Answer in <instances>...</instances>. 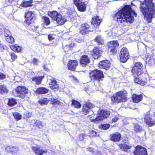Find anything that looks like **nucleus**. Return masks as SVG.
<instances>
[{
    "instance_id": "ddd939ff",
    "label": "nucleus",
    "mask_w": 155,
    "mask_h": 155,
    "mask_svg": "<svg viewBox=\"0 0 155 155\" xmlns=\"http://www.w3.org/2000/svg\"><path fill=\"white\" fill-rule=\"evenodd\" d=\"M134 153L136 155H147L146 149L141 145H137L135 147Z\"/></svg>"
},
{
    "instance_id": "4be33fe9",
    "label": "nucleus",
    "mask_w": 155,
    "mask_h": 155,
    "mask_svg": "<svg viewBox=\"0 0 155 155\" xmlns=\"http://www.w3.org/2000/svg\"><path fill=\"white\" fill-rule=\"evenodd\" d=\"M111 140L113 141H119L120 140L121 135L118 133H116L115 134L110 135Z\"/></svg>"
},
{
    "instance_id": "ea45409f",
    "label": "nucleus",
    "mask_w": 155,
    "mask_h": 155,
    "mask_svg": "<svg viewBox=\"0 0 155 155\" xmlns=\"http://www.w3.org/2000/svg\"><path fill=\"white\" fill-rule=\"evenodd\" d=\"M9 148V150L12 154H15L17 153V151L18 150V148L13 147H7V148Z\"/></svg>"
},
{
    "instance_id": "a19ab883",
    "label": "nucleus",
    "mask_w": 155,
    "mask_h": 155,
    "mask_svg": "<svg viewBox=\"0 0 155 155\" xmlns=\"http://www.w3.org/2000/svg\"><path fill=\"white\" fill-rule=\"evenodd\" d=\"M44 23L45 24L47 25H48L50 24V21L49 18L47 17H43L42 18Z\"/></svg>"
},
{
    "instance_id": "de8ad7c7",
    "label": "nucleus",
    "mask_w": 155,
    "mask_h": 155,
    "mask_svg": "<svg viewBox=\"0 0 155 155\" xmlns=\"http://www.w3.org/2000/svg\"><path fill=\"white\" fill-rule=\"evenodd\" d=\"M90 135L93 136H98L99 134L97 131L94 130H92L90 132Z\"/></svg>"
},
{
    "instance_id": "2f4dec72",
    "label": "nucleus",
    "mask_w": 155,
    "mask_h": 155,
    "mask_svg": "<svg viewBox=\"0 0 155 155\" xmlns=\"http://www.w3.org/2000/svg\"><path fill=\"white\" fill-rule=\"evenodd\" d=\"M49 101V100L46 98H41L39 100L38 102L41 105L47 104Z\"/></svg>"
},
{
    "instance_id": "412c9836",
    "label": "nucleus",
    "mask_w": 155,
    "mask_h": 155,
    "mask_svg": "<svg viewBox=\"0 0 155 155\" xmlns=\"http://www.w3.org/2000/svg\"><path fill=\"white\" fill-rule=\"evenodd\" d=\"M90 60L87 55L82 56L80 61V64L83 66L86 65L90 63Z\"/></svg>"
},
{
    "instance_id": "2eb2a0df",
    "label": "nucleus",
    "mask_w": 155,
    "mask_h": 155,
    "mask_svg": "<svg viewBox=\"0 0 155 155\" xmlns=\"http://www.w3.org/2000/svg\"><path fill=\"white\" fill-rule=\"evenodd\" d=\"M91 31L90 27L87 24H82L80 28V32L83 35H85Z\"/></svg>"
},
{
    "instance_id": "7c9ffc66",
    "label": "nucleus",
    "mask_w": 155,
    "mask_h": 155,
    "mask_svg": "<svg viewBox=\"0 0 155 155\" xmlns=\"http://www.w3.org/2000/svg\"><path fill=\"white\" fill-rule=\"evenodd\" d=\"M139 76H137L136 77H134V82L135 83H136L138 84H139L142 86L144 85L146 83V82L145 81L141 80L139 79V78H138Z\"/></svg>"
},
{
    "instance_id": "9b49d317",
    "label": "nucleus",
    "mask_w": 155,
    "mask_h": 155,
    "mask_svg": "<svg viewBox=\"0 0 155 155\" xmlns=\"http://www.w3.org/2000/svg\"><path fill=\"white\" fill-rule=\"evenodd\" d=\"M26 18L25 22L28 25L31 24L30 21L34 20L36 18L35 13L34 11H29L26 13L25 15Z\"/></svg>"
},
{
    "instance_id": "052dcab7",
    "label": "nucleus",
    "mask_w": 155,
    "mask_h": 155,
    "mask_svg": "<svg viewBox=\"0 0 155 155\" xmlns=\"http://www.w3.org/2000/svg\"><path fill=\"white\" fill-rule=\"evenodd\" d=\"M34 28H35L36 31H41V29L39 28V26H35Z\"/></svg>"
},
{
    "instance_id": "6ab92c4d",
    "label": "nucleus",
    "mask_w": 155,
    "mask_h": 155,
    "mask_svg": "<svg viewBox=\"0 0 155 155\" xmlns=\"http://www.w3.org/2000/svg\"><path fill=\"white\" fill-rule=\"evenodd\" d=\"M49 84L50 88L54 91L58 90L59 88V85L57 84V81L55 79H51Z\"/></svg>"
},
{
    "instance_id": "bb28decb",
    "label": "nucleus",
    "mask_w": 155,
    "mask_h": 155,
    "mask_svg": "<svg viewBox=\"0 0 155 155\" xmlns=\"http://www.w3.org/2000/svg\"><path fill=\"white\" fill-rule=\"evenodd\" d=\"M49 90L44 87H39L36 91L35 93L38 94H45L48 93Z\"/></svg>"
},
{
    "instance_id": "20e7f679",
    "label": "nucleus",
    "mask_w": 155,
    "mask_h": 155,
    "mask_svg": "<svg viewBox=\"0 0 155 155\" xmlns=\"http://www.w3.org/2000/svg\"><path fill=\"white\" fill-rule=\"evenodd\" d=\"M89 77L93 81H100L104 77L102 71L98 70H95L91 71L89 73Z\"/></svg>"
},
{
    "instance_id": "f704fd0d",
    "label": "nucleus",
    "mask_w": 155,
    "mask_h": 155,
    "mask_svg": "<svg viewBox=\"0 0 155 155\" xmlns=\"http://www.w3.org/2000/svg\"><path fill=\"white\" fill-rule=\"evenodd\" d=\"M134 131L137 133L139 132L142 130V127L138 124H134Z\"/></svg>"
},
{
    "instance_id": "6e6d98bb",
    "label": "nucleus",
    "mask_w": 155,
    "mask_h": 155,
    "mask_svg": "<svg viewBox=\"0 0 155 155\" xmlns=\"http://www.w3.org/2000/svg\"><path fill=\"white\" fill-rule=\"evenodd\" d=\"M6 78L5 75L2 73H0V79H3Z\"/></svg>"
},
{
    "instance_id": "3c124183",
    "label": "nucleus",
    "mask_w": 155,
    "mask_h": 155,
    "mask_svg": "<svg viewBox=\"0 0 155 155\" xmlns=\"http://www.w3.org/2000/svg\"><path fill=\"white\" fill-rule=\"evenodd\" d=\"M82 0H74V4L76 7L80 4V3H81L82 2Z\"/></svg>"
},
{
    "instance_id": "6e6552de",
    "label": "nucleus",
    "mask_w": 155,
    "mask_h": 155,
    "mask_svg": "<svg viewBox=\"0 0 155 155\" xmlns=\"http://www.w3.org/2000/svg\"><path fill=\"white\" fill-rule=\"evenodd\" d=\"M95 106L90 102H87L83 105L82 111L84 114L88 115L93 114L92 109Z\"/></svg>"
},
{
    "instance_id": "a878e982",
    "label": "nucleus",
    "mask_w": 155,
    "mask_h": 155,
    "mask_svg": "<svg viewBox=\"0 0 155 155\" xmlns=\"http://www.w3.org/2000/svg\"><path fill=\"white\" fill-rule=\"evenodd\" d=\"M44 77V76L35 77L32 78V80L35 82L36 84H41L42 80Z\"/></svg>"
},
{
    "instance_id": "79ce46f5",
    "label": "nucleus",
    "mask_w": 155,
    "mask_h": 155,
    "mask_svg": "<svg viewBox=\"0 0 155 155\" xmlns=\"http://www.w3.org/2000/svg\"><path fill=\"white\" fill-rule=\"evenodd\" d=\"M11 48L14 51H17V52H19L21 51V49L20 47H17L14 45H12L11 46Z\"/></svg>"
},
{
    "instance_id": "4468645a",
    "label": "nucleus",
    "mask_w": 155,
    "mask_h": 155,
    "mask_svg": "<svg viewBox=\"0 0 155 155\" xmlns=\"http://www.w3.org/2000/svg\"><path fill=\"white\" fill-rule=\"evenodd\" d=\"M31 149L37 155H43L47 152L45 150L42 149L38 145L31 146Z\"/></svg>"
},
{
    "instance_id": "58836bf2",
    "label": "nucleus",
    "mask_w": 155,
    "mask_h": 155,
    "mask_svg": "<svg viewBox=\"0 0 155 155\" xmlns=\"http://www.w3.org/2000/svg\"><path fill=\"white\" fill-rule=\"evenodd\" d=\"M110 127V124H106L100 125L99 126V128L101 129L106 130L108 129Z\"/></svg>"
},
{
    "instance_id": "c03bdc74",
    "label": "nucleus",
    "mask_w": 155,
    "mask_h": 155,
    "mask_svg": "<svg viewBox=\"0 0 155 155\" xmlns=\"http://www.w3.org/2000/svg\"><path fill=\"white\" fill-rule=\"evenodd\" d=\"M6 40L9 43H12L14 41V38L11 36V35L7 37Z\"/></svg>"
},
{
    "instance_id": "c85d7f7f",
    "label": "nucleus",
    "mask_w": 155,
    "mask_h": 155,
    "mask_svg": "<svg viewBox=\"0 0 155 155\" xmlns=\"http://www.w3.org/2000/svg\"><path fill=\"white\" fill-rule=\"evenodd\" d=\"M33 1L32 0L29 1H24L20 5L21 6L24 7H31L32 5V3Z\"/></svg>"
},
{
    "instance_id": "338daca9",
    "label": "nucleus",
    "mask_w": 155,
    "mask_h": 155,
    "mask_svg": "<svg viewBox=\"0 0 155 155\" xmlns=\"http://www.w3.org/2000/svg\"><path fill=\"white\" fill-rule=\"evenodd\" d=\"M44 69L45 70H47V68H46V66H45V65H44Z\"/></svg>"
},
{
    "instance_id": "7ed1b4c3",
    "label": "nucleus",
    "mask_w": 155,
    "mask_h": 155,
    "mask_svg": "<svg viewBox=\"0 0 155 155\" xmlns=\"http://www.w3.org/2000/svg\"><path fill=\"white\" fill-rule=\"evenodd\" d=\"M127 92L125 91H120L114 95L111 98L112 101L115 103L126 101Z\"/></svg>"
},
{
    "instance_id": "0e129e2a",
    "label": "nucleus",
    "mask_w": 155,
    "mask_h": 155,
    "mask_svg": "<svg viewBox=\"0 0 155 155\" xmlns=\"http://www.w3.org/2000/svg\"><path fill=\"white\" fill-rule=\"evenodd\" d=\"M72 13V12L71 11H68V12H67V14L68 15H69L71 14Z\"/></svg>"
},
{
    "instance_id": "37998d69",
    "label": "nucleus",
    "mask_w": 155,
    "mask_h": 155,
    "mask_svg": "<svg viewBox=\"0 0 155 155\" xmlns=\"http://www.w3.org/2000/svg\"><path fill=\"white\" fill-rule=\"evenodd\" d=\"M13 116L15 119H16L17 120L21 119L22 117L20 114L16 112L13 114Z\"/></svg>"
},
{
    "instance_id": "393cba45",
    "label": "nucleus",
    "mask_w": 155,
    "mask_h": 155,
    "mask_svg": "<svg viewBox=\"0 0 155 155\" xmlns=\"http://www.w3.org/2000/svg\"><path fill=\"white\" fill-rule=\"evenodd\" d=\"M119 147L120 148L124 151H126L128 153L129 152H131L130 150H127L128 149H129L131 148L132 146L130 144H127L125 143L121 144L119 145Z\"/></svg>"
},
{
    "instance_id": "4c0bfd02",
    "label": "nucleus",
    "mask_w": 155,
    "mask_h": 155,
    "mask_svg": "<svg viewBox=\"0 0 155 155\" xmlns=\"http://www.w3.org/2000/svg\"><path fill=\"white\" fill-rule=\"evenodd\" d=\"M51 101L52 104L56 105H59L60 103L59 101L53 97L51 98Z\"/></svg>"
},
{
    "instance_id": "603ef678",
    "label": "nucleus",
    "mask_w": 155,
    "mask_h": 155,
    "mask_svg": "<svg viewBox=\"0 0 155 155\" xmlns=\"http://www.w3.org/2000/svg\"><path fill=\"white\" fill-rule=\"evenodd\" d=\"M10 55L11 58L13 61H14L17 58V56L14 53H11Z\"/></svg>"
},
{
    "instance_id": "0eeeda50",
    "label": "nucleus",
    "mask_w": 155,
    "mask_h": 155,
    "mask_svg": "<svg viewBox=\"0 0 155 155\" xmlns=\"http://www.w3.org/2000/svg\"><path fill=\"white\" fill-rule=\"evenodd\" d=\"M144 117L145 122L147 126L151 127L155 124V120L153 118V116L150 114L149 111L145 113Z\"/></svg>"
},
{
    "instance_id": "864d4df0",
    "label": "nucleus",
    "mask_w": 155,
    "mask_h": 155,
    "mask_svg": "<svg viewBox=\"0 0 155 155\" xmlns=\"http://www.w3.org/2000/svg\"><path fill=\"white\" fill-rule=\"evenodd\" d=\"M39 61L36 58H34L32 61L33 63L35 65H38Z\"/></svg>"
},
{
    "instance_id": "13d9d810",
    "label": "nucleus",
    "mask_w": 155,
    "mask_h": 155,
    "mask_svg": "<svg viewBox=\"0 0 155 155\" xmlns=\"http://www.w3.org/2000/svg\"><path fill=\"white\" fill-rule=\"evenodd\" d=\"M87 150V151H90L94 153V149L91 147H89L88 148H87L86 149Z\"/></svg>"
},
{
    "instance_id": "423d86ee",
    "label": "nucleus",
    "mask_w": 155,
    "mask_h": 155,
    "mask_svg": "<svg viewBox=\"0 0 155 155\" xmlns=\"http://www.w3.org/2000/svg\"><path fill=\"white\" fill-rule=\"evenodd\" d=\"M142 67L141 63L137 62L135 63L131 70L134 77L139 76L143 73Z\"/></svg>"
},
{
    "instance_id": "a18cd8bd",
    "label": "nucleus",
    "mask_w": 155,
    "mask_h": 155,
    "mask_svg": "<svg viewBox=\"0 0 155 155\" xmlns=\"http://www.w3.org/2000/svg\"><path fill=\"white\" fill-rule=\"evenodd\" d=\"M95 40L97 42L101 44L102 42L103 39L101 36L98 35L95 38Z\"/></svg>"
},
{
    "instance_id": "e2e57ef3",
    "label": "nucleus",
    "mask_w": 155,
    "mask_h": 155,
    "mask_svg": "<svg viewBox=\"0 0 155 155\" xmlns=\"http://www.w3.org/2000/svg\"><path fill=\"white\" fill-rule=\"evenodd\" d=\"M118 120V118L117 117H115L114 118H113L112 119V122H116Z\"/></svg>"
},
{
    "instance_id": "aec40b11",
    "label": "nucleus",
    "mask_w": 155,
    "mask_h": 155,
    "mask_svg": "<svg viewBox=\"0 0 155 155\" xmlns=\"http://www.w3.org/2000/svg\"><path fill=\"white\" fill-rule=\"evenodd\" d=\"M101 22V19L99 18L98 16H94L92 19L91 23L95 27L99 25Z\"/></svg>"
},
{
    "instance_id": "8fccbe9b",
    "label": "nucleus",
    "mask_w": 155,
    "mask_h": 155,
    "mask_svg": "<svg viewBox=\"0 0 155 155\" xmlns=\"http://www.w3.org/2000/svg\"><path fill=\"white\" fill-rule=\"evenodd\" d=\"M121 28L119 27H117L116 28H113V31L115 32V33L117 34H119V31H118V30H120Z\"/></svg>"
},
{
    "instance_id": "72a5a7b5",
    "label": "nucleus",
    "mask_w": 155,
    "mask_h": 155,
    "mask_svg": "<svg viewBox=\"0 0 155 155\" xmlns=\"http://www.w3.org/2000/svg\"><path fill=\"white\" fill-rule=\"evenodd\" d=\"M72 104L76 108H79L81 107V104L79 102L75 100H72Z\"/></svg>"
},
{
    "instance_id": "4d7b16f0",
    "label": "nucleus",
    "mask_w": 155,
    "mask_h": 155,
    "mask_svg": "<svg viewBox=\"0 0 155 155\" xmlns=\"http://www.w3.org/2000/svg\"><path fill=\"white\" fill-rule=\"evenodd\" d=\"M5 46L2 44H0V50L3 51L5 49Z\"/></svg>"
},
{
    "instance_id": "bf43d9fd",
    "label": "nucleus",
    "mask_w": 155,
    "mask_h": 155,
    "mask_svg": "<svg viewBox=\"0 0 155 155\" xmlns=\"http://www.w3.org/2000/svg\"><path fill=\"white\" fill-rule=\"evenodd\" d=\"M102 153L101 152L99 151H97L96 153H93L92 155H101Z\"/></svg>"
},
{
    "instance_id": "a211bd4d",
    "label": "nucleus",
    "mask_w": 155,
    "mask_h": 155,
    "mask_svg": "<svg viewBox=\"0 0 155 155\" xmlns=\"http://www.w3.org/2000/svg\"><path fill=\"white\" fill-rule=\"evenodd\" d=\"M68 67L69 69L74 71L78 65V63L76 60H71L69 61Z\"/></svg>"
},
{
    "instance_id": "680f3d73",
    "label": "nucleus",
    "mask_w": 155,
    "mask_h": 155,
    "mask_svg": "<svg viewBox=\"0 0 155 155\" xmlns=\"http://www.w3.org/2000/svg\"><path fill=\"white\" fill-rule=\"evenodd\" d=\"M123 122L125 124H128L129 122L126 119H124L123 120Z\"/></svg>"
},
{
    "instance_id": "c756f323",
    "label": "nucleus",
    "mask_w": 155,
    "mask_h": 155,
    "mask_svg": "<svg viewBox=\"0 0 155 155\" xmlns=\"http://www.w3.org/2000/svg\"><path fill=\"white\" fill-rule=\"evenodd\" d=\"M48 15L52 18L55 20L57 19L58 15L59 14V13H58L56 11H53L52 12H49L48 13Z\"/></svg>"
},
{
    "instance_id": "f03ea898",
    "label": "nucleus",
    "mask_w": 155,
    "mask_h": 155,
    "mask_svg": "<svg viewBox=\"0 0 155 155\" xmlns=\"http://www.w3.org/2000/svg\"><path fill=\"white\" fill-rule=\"evenodd\" d=\"M152 1L153 0H145L144 2H141L140 6L141 12L149 22L151 21L155 15V8Z\"/></svg>"
},
{
    "instance_id": "1a4fd4ad",
    "label": "nucleus",
    "mask_w": 155,
    "mask_h": 155,
    "mask_svg": "<svg viewBox=\"0 0 155 155\" xmlns=\"http://www.w3.org/2000/svg\"><path fill=\"white\" fill-rule=\"evenodd\" d=\"M120 58L121 61L122 62H125L129 58V54L127 48H123L120 50Z\"/></svg>"
},
{
    "instance_id": "cd10ccee",
    "label": "nucleus",
    "mask_w": 155,
    "mask_h": 155,
    "mask_svg": "<svg viewBox=\"0 0 155 155\" xmlns=\"http://www.w3.org/2000/svg\"><path fill=\"white\" fill-rule=\"evenodd\" d=\"M77 7L79 11L84 12L86 10V5L84 2H82L78 5Z\"/></svg>"
},
{
    "instance_id": "473e14b6",
    "label": "nucleus",
    "mask_w": 155,
    "mask_h": 155,
    "mask_svg": "<svg viewBox=\"0 0 155 155\" xmlns=\"http://www.w3.org/2000/svg\"><path fill=\"white\" fill-rule=\"evenodd\" d=\"M8 91V90L5 86L2 85H0V93L3 94L7 93Z\"/></svg>"
},
{
    "instance_id": "9d476101",
    "label": "nucleus",
    "mask_w": 155,
    "mask_h": 155,
    "mask_svg": "<svg viewBox=\"0 0 155 155\" xmlns=\"http://www.w3.org/2000/svg\"><path fill=\"white\" fill-rule=\"evenodd\" d=\"M15 90L18 96L21 97H25L28 92V89L24 86H18Z\"/></svg>"
},
{
    "instance_id": "f3484780",
    "label": "nucleus",
    "mask_w": 155,
    "mask_h": 155,
    "mask_svg": "<svg viewBox=\"0 0 155 155\" xmlns=\"http://www.w3.org/2000/svg\"><path fill=\"white\" fill-rule=\"evenodd\" d=\"M102 51L99 48H95L93 50V51L91 52V55L95 59H97L101 55Z\"/></svg>"
},
{
    "instance_id": "f257e3e1",
    "label": "nucleus",
    "mask_w": 155,
    "mask_h": 155,
    "mask_svg": "<svg viewBox=\"0 0 155 155\" xmlns=\"http://www.w3.org/2000/svg\"><path fill=\"white\" fill-rule=\"evenodd\" d=\"M137 14L131 8L130 5H124L114 16L115 20L118 23L125 22L132 23L134 20V16L136 17Z\"/></svg>"
},
{
    "instance_id": "b1692460",
    "label": "nucleus",
    "mask_w": 155,
    "mask_h": 155,
    "mask_svg": "<svg viewBox=\"0 0 155 155\" xmlns=\"http://www.w3.org/2000/svg\"><path fill=\"white\" fill-rule=\"evenodd\" d=\"M55 21H56L60 25H63L67 21L66 19L63 18L60 14L58 15Z\"/></svg>"
},
{
    "instance_id": "e433bc0d",
    "label": "nucleus",
    "mask_w": 155,
    "mask_h": 155,
    "mask_svg": "<svg viewBox=\"0 0 155 155\" xmlns=\"http://www.w3.org/2000/svg\"><path fill=\"white\" fill-rule=\"evenodd\" d=\"M17 103L15 100L14 98H11L9 100L8 104L9 106H12L15 105Z\"/></svg>"
},
{
    "instance_id": "09e8293b",
    "label": "nucleus",
    "mask_w": 155,
    "mask_h": 155,
    "mask_svg": "<svg viewBox=\"0 0 155 155\" xmlns=\"http://www.w3.org/2000/svg\"><path fill=\"white\" fill-rule=\"evenodd\" d=\"M16 0H2V2L4 3L5 4L8 5L9 3H11L13 1Z\"/></svg>"
},
{
    "instance_id": "49530a36",
    "label": "nucleus",
    "mask_w": 155,
    "mask_h": 155,
    "mask_svg": "<svg viewBox=\"0 0 155 155\" xmlns=\"http://www.w3.org/2000/svg\"><path fill=\"white\" fill-rule=\"evenodd\" d=\"M4 32L5 36L6 37L11 35V34L10 31L7 29L5 28L4 29Z\"/></svg>"
},
{
    "instance_id": "774afa93",
    "label": "nucleus",
    "mask_w": 155,
    "mask_h": 155,
    "mask_svg": "<svg viewBox=\"0 0 155 155\" xmlns=\"http://www.w3.org/2000/svg\"><path fill=\"white\" fill-rule=\"evenodd\" d=\"M153 116V118H154V120H155V113H154V115Z\"/></svg>"
},
{
    "instance_id": "5fc2aeb1",
    "label": "nucleus",
    "mask_w": 155,
    "mask_h": 155,
    "mask_svg": "<svg viewBox=\"0 0 155 155\" xmlns=\"http://www.w3.org/2000/svg\"><path fill=\"white\" fill-rule=\"evenodd\" d=\"M48 38L49 41H51L54 39V37L52 34H50L48 35Z\"/></svg>"
},
{
    "instance_id": "39448f33",
    "label": "nucleus",
    "mask_w": 155,
    "mask_h": 155,
    "mask_svg": "<svg viewBox=\"0 0 155 155\" xmlns=\"http://www.w3.org/2000/svg\"><path fill=\"white\" fill-rule=\"evenodd\" d=\"M108 47V50L109 54L111 55L115 54L117 52L116 48L119 46V43L117 41H112L108 42L107 43Z\"/></svg>"
},
{
    "instance_id": "c9c22d12",
    "label": "nucleus",
    "mask_w": 155,
    "mask_h": 155,
    "mask_svg": "<svg viewBox=\"0 0 155 155\" xmlns=\"http://www.w3.org/2000/svg\"><path fill=\"white\" fill-rule=\"evenodd\" d=\"M35 124L36 125V126H37L38 128H41L43 127V124L42 122L39 120H34Z\"/></svg>"
},
{
    "instance_id": "5701e85b",
    "label": "nucleus",
    "mask_w": 155,
    "mask_h": 155,
    "mask_svg": "<svg viewBox=\"0 0 155 155\" xmlns=\"http://www.w3.org/2000/svg\"><path fill=\"white\" fill-rule=\"evenodd\" d=\"M143 98V96L142 94L137 95L134 94L132 97L133 101L135 103H138L140 102L142 100Z\"/></svg>"
},
{
    "instance_id": "dca6fc26",
    "label": "nucleus",
    "mask_w": 155,
    "mask_h": 155,
    "mask_svg": "<svg viewBox=\"0 0 155 155\" xmlns=\"http://www.w3.org/2000/svg\"><path fill=\"white\" fill-rule=\"evenodd\" d=\"M110 66V63L107 60H103L101 61L99 63V67L100 68H104L107 70Z\"/></svg>"
},
{
    "instance_id": "f8f14e48",
    "label": "nucleus",
    "mask_w": 155,
    "mask_h": 155,
    "mask_svg": "<svg viewBox=\"0 0 155 155\" xmlns=\"http://www.w3.org/2000/svg\"><path fill=\"white\" fill-rule=\"evenodd\" d=\"M98 114L96 119L97 120H101L107 118L110 114V112L106 110H102L98 111Z\"/></svg>"
},
{
    "instance_id": "69168bd1",
    "label": "nucleus",
    "mask_w": 155,
    "mask_h": 155,
    "mask_svg": "<svg viewBox=\"0 0 155 155\" xmlns=\"http://www.w3.org/2000/svg\"><path fill=\"white\" fill-rule=\"evenodd\" d=\"M73 78H74V80L75 81H77V79L76 78V77H74V76H73Z\"/></svg>"
}]
</instances>
